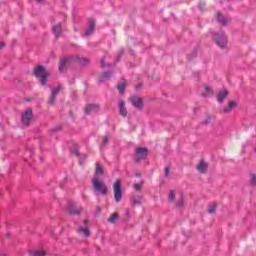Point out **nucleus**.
I'll use <instances>...</instances> for the list:
<instances>
[{
	"mask_svg": "<svg viewBox=\"0 0 256 256\" xmlns=\"http://www.w3.org/2000/svg\"><path fill=\"white\" fill-rule=\"evenodd\" d=\"M68 213L70 215H79V213H81V209L75 208L71 205V203H68Z\"/></svg>",
	"mask_w": 256,
	"mask_h": 256,
	"instance_id": "4468645a",
	"label": "nucleus"
},
{
	"mask_svg": "<svg viewBox=\"0 0 256 256\" xmlns=\"http://www.w3.org/2000/svg\"><path fill=\"white\" fill-rule=\"evenodd\" d=\"M227 95H229V92L227 90L220 91L217 96L218 103H223V101H225V99L227 98Z\"/></svg>",
	"mask_w": 256,
	"mask_h": 256,
	"instance_id": "f8f14e48",
	"label": "nucleus"
},
{
	"mask_svg": "<svg viewBox=\"0 0 256 256\" xmlns=\"http://www.w3.org/2000/svg\"><path fill=\"white\" fill-rule=\"evenodd\" d=\"M170 169L171 168H169V166H166L165 168H164V175H169V171H170Z\"/></svg>",
	"mask_w": 256,
	"mask_h": 256,
	"instance_id": "7c9ffc66",
	"label": "nucleus"
},
{
	"mask_svg": "<svg viewBox=\"0 0 256 256\" xmlns=\"http://www.w3.org/2000/svg\"><path fill=\"white\" fill-rule=\"evenodd\" d=\"M97 111H99V104H89V105L86 107L84 113H85L86 115H91V113H95V112H97Z\"/></svg>",
	"mask_w": 256,
	"mask_h": 256,
	"instance_id": "1a4fd4ad",
	"label": "nucleus"
},
{
	"mask_svg": "<svg viewBox=\"0 0 256 256\" xmlns=\"http://www.w3.org/2000/svg\"><path fill=\"white\" fill-rule=\"evenodd\" d=\"M101 67L105 68V67H111V64H107V62H105V58L102 59L101 61Z\"/></svg>",
	"mask_w": 256,
	"mask_h": 256,
	"instance_id": "cd10ccee",
	"label": "nucleus"
},
{
	"mask_svg": "<svg viewBox=\"0 0 256 256\" xmlns=\"http://www.w3.org/2000/svg\"><path fill=\"white\" fill-rule=\"evenodd\" d=\"M93 31H95V21L93 19L89 20V27L85 30V35H92Z\"/></svg>",
	"mask_w": 256,
	"mask_h": 256,
	"instance_id": "9b49d317",
	"label": "nucleus"
},
{
	"mask_svg": "<svg viewBox=\"0 0 256 256\" xmlns=\"http://www.w3.org/2000/svg\"><path fill=\"white\" fill-rule=\"evenodd\" d=\"M202 95L204 97H211V95H213V92L211 91V87L204 86V91L202 92Z\"/></svg>",
	"mask_w": 256,
	"mask_h": 256,
	"instance_id": "412c9836",
	"label": "nucleus"
},
{
	"mask_svg": "<svg viewBox=\"0 0 256 256\" xmlns=\"http://www.w3.org/2000/svg\"><path fill=\"white\" fill-rule=\"evenodd\" d=\"M251 183H252V185H256V175L255 174L251 175Z\"/></svg>",
	"mask_w": 256,
	"mask_h": 256,
	"instance_id": "c85d7f7f",
	"label": "nucleus"
},
{
	"mask_svg": "<svg viewBox=\"0 0 256 256\" xmlns=\"http://www.w3.org/2000/svg\"><path fill=\"white\" fill-rule=\"evenodd\" d=\"M133 205H139V203H137V202H134V203H133Z\"/></svg>",
	"mask_w": 256,
	"mask_h": 256,
	"instance_id": "e433bc0d",
	"label": "nucleus"
},
{
	"mask_svg": "<svg viewBox=\"0 0 256 256\" xmlns=\"http://www.w3.org/2000/svg\"><path fill=\"white\" fill-rule=\"evenodd\" d=\"M130 101L133 105V107H136L137 109H143V99L137 96H132L130 98Z\"/></svg>",
	"mask_w": 256,
	"mask_h": 256,
	"instance_id": "6e6552de",
	"label": "nucleus"
},
{
	"mask_svg": "<svg viewBox=\"0 0 256 256\" xmlns=\"http://www.w3.org/2000/svg\"><path fill=\"white\" fill-rule=\"evenodd\" d=\"M197 169H198L199 173H207V163H205V161L201 160L197 166Z\"/></svg>",
	"mask_w": 256,
	"mask_h": 256,
	"instance_id": "2eb2a0df",
	"label": "nucleus"
},
{
	"mask_svg": "<svg viewBox=\"0 0 256 256\" xmlns=\"http://www.w3.org/2000/svg\"><path fill=\"white\" fill-rule=\"evenodd\" d=\"M75 61H77L81 65L87 63V59H79V57L73 58L72 56H67L61 59L60 65H59V71H63L67 63H73Z\"/></svg>",
	"mask_w": 256,
	"mask_h": 256,
	"instance_id": "20e7f679",
	"label": "nucleus"
},
{
	"mask_svg": "<svg viewBox=\"0 0 256 256\" xmlns=\"http://www.w3.org/2000/svg\"><path fill=\"white\" fill-rule=\"evenodd\" d=\"M213 39L220 49H225V46L227 45V36H225L224 32H214Z\"/></svg>",
	"mask_w": 256,
	"mask_h": 256,
	"instance_id": "f257e3e1",
	"label": "nucleus"
},
{
	"mask_svg": "<svg viewBox=\"0 0 256 256\" xmlns=\"http://www.w3.org/2000/svg\"><path fill=\"white\" fill-rule=\"evenodd\" d=\"M180 197H181V201L178 203V206L182 207L183 206V193L180 194Z\"/></svg>",
	"mask_w": 256,
	"mask_h": 256,
	"instance_id": "473e14b6",
	"label": "nucleus"
},
{
	"mask_svg": "<svg viewBox=\"0 0 256 256\" xmlns=\"http://www.w3.org/2000/svg\"><path fill=\"white\" fill-rule=\"evenodd\" d=\"M108 144H109V138L107 136H105L103 138L102 144L100 145V151H103V148L105 147V145H108Z\"/></svg>",
	"mask_w": 256,
	"mask_h": 256,
	"instance_id": "393cba45",
	"label": "nucleus"
},
{
	"mask_svg": "<svg viewBox=\"0 0 256 256\" xmlns=\"http://www.w3.org/2000/svg\"><path fill=\"white\" fill-rule=\"evenodd\" d=\"M78 233H83L85 237H91V231H89V228L79 227Z\"/></svg>",
	"mask_w": 256,
	"mask_h": 256,
	"instance_id": "aec40b11",
	"label": "nucleus"
},
{
	"mask_svg": "<svg viewBox=\"0 0 256 256\" xmlns=\"http://www.w3.org/2000/svg\"><path fill=\"white\" fill-rule=\"evenodd\" d=\"M111 72H103L100 76V83H103V81H109V79H111Z\"/></svg>",
	"mask_w": 256,
	"mask_h": 256,
	"instance_id": "a211bd4d",
	"label": "nucleus"
},
{
	"mask_svg": "<svg viewBox=\"0 0 256 256\" xmlns=\"http://www.w3.org/2000/svg\"><path fill=\"white\" fill-rule=\"evenodd\" d=\"M114 199L116 203H119L121 201V198L123 197V192H121V180H116L114 183Z\"/></svg>",
	"mask_w": 256,
	"mask_h": 256,
	"instance_id": "39448f33",
	"label": "nucleus"
},
{
	"mask_svg": "<svg viewBox=\"0 0 256 256\" xmlns=\"http://www.w3.org/2000/svg\"><path fill=\"white\" fill-rule=\"evenodd\" d=\"M233 107H237V103L235 101H230L228 106L223 109V113H231V109H233Z\"/></svg>",
	"mask_w": 256,
	"mask_h": 256,
	"instance_id": "f3484780",
	"label": "nucleus"
},
{
	"mask_svg": "<svg viewBox=\"0 0 256 256\" xmlns=\"http://www.w3.org/2000/svg\"><path fill=\"white\" fill-rule=\"evenodd\" d=\"M125 87H127V83L125 82L118 84V91L120 95H123V93H125Z\"/></svg>",
	"mask_w": 256,
	"mask_h": 256,
	"instance_id": "5701e85b",
	"label": "nucleus"
},
{
	"mask_svg": "<svg viewBox=\"0 0 256 256\" xmlns=\"http://www.w3.org/2000/svg\"><path fill=\"white\" fill-rule=\"evenodd\" d=\"M168 199L169 201H173L175 199V191H170Z\"/></svg>",
	"mask_w": 256,
	"mask_h": 256,
	"instance_id": "bb28decb",
	"label": "nucleus"
},
{
	"mask_svg": "<svg viewBox=\"0 0 256 256\" xmlns=\"http://www.w3.org/2000/svg\"><path fill=\"white\" fill-rule=\"evenodd\" d=\"M208 213L210 215H213V213H215V205L214 206H211L209 209H208Z\"/></svg>",
	"mask_w": 256,
	"mask_h": 256,
	"instance_id": "c756f323",
	"label": "nucleus"
},
{
	"mask_svg": "<svg viewBox=\"0 0 256 256\" xmlns=\"http://www.w3.org/2000/svg\"><path fill=\"white\" fill-rule=\"evenodd\" d=\"M52 31L57 38L61 37V24H57L56 26H53Z\"/></svg>",
	"mask_w": 256,
	"mask_h": 256,
	"instance_id": "6ab92c4d",
	"label": "nucleus"
},
{
	"mask_svg": "<svg viewBox=\"0 0 256 256\" xmlns=\"http://www.w3.org/2000/svg\"><path fill=\"white\" fill-rule=\"evenodd\" d=\"M95 195H107V186L100 182L97 178L92 179Z\"/></svg>",
	"mask_w": 256,
	"mask_h": 256,
	"instance_id": "7ed1b4c3",
	"label": "nucleus"
},
{
	"mask_svg": "<svg viewBox=\"0 0 256 256\" xmlns=\"http://www.w3.org/2000/svg\"><path fill=\"white\" fill-rule=\"evenodd\" d=\"M117 219H119V215H117L116 213L112 214L110 216V218L108 219V223H115L117 221Z\"/></svg>",
	"mask_w": 256,
	"mask_h": 256,
	"instance_id": "b1692460",
	"label": "nucleus"
},
{
	"mask_svg": "<svg viewBox=\"0 0 256 256\" xmlns=\"http://www.w3.org/2000/svg\"><path fill=\"white\" fill-rule=\"evenodd\" d=\"M33 115V110L31 108H28L23 114H22V123L24 125H29L31 123V117Z\"/></svg>",
	"mask_w": 256,
	"mask_h": 256,
	"instance_id": "423d86ee",
	"label": "nucleus"
},
{
	"mask_svg": "<svg viewBox=\"0 0 256 256\" xmlns=\"http://www.w3.org/2000/svg\"><path fill=\"white\" fill-rule=\"evenodd\" d=\"M147 157V148H136V161H141Z\"/></svg>",
	"mask_w": 256,
	"mask_h": 256,
	"instance_id": "0eeeda50",
	"label": "nucleus"
},
{
	"mask_svg": "<svg viewBox=\"0 0 256 256\" xmlns=\"http://www.w3.org/2000/svg\"><path fill=\"white\" fill-rule=\"evenodd\" d=\"M30 254L32 256H45L46 252L45 250H34V251H31Z\"/></svg>",
	"mask_w": 256,
	"mask_h": 256,
	"instance_id": "4be33fe9",
	"label": "nucleus"
},
{
	"mask_svg": "<svg viewBox=\"0 0 256 256\" xmlns=\"http://www.w3.org/2000/svg\"><path fill=\"white\" fill-rule=\"evenodd\" d=\"M74 153V155H77V152H73Z\"/></svg>",
	"mask_w": 256,
	"mask_h": 256,
	"instance_id": "58836bf2",
	"label": "nucleus"
},
{
	"mask_svg": "<svg viewBox=\"0 0 256 256\" xmlns=\"http://www.w3.org/2000/svg\"><path fill=\"white\" fill-rule=\"evenodd\" d=\"M134 189H135L136 191H140V189H141V184H134Z\"/></svg>",
	"mask_w": 256,
	"mask_h": 256,
	"instance_id": "2f4dec72",
	"label": "nucleus"
},
{
	"mask_svg": "<svg viewBox=\"0 0 256 256\" xmlns=\"http://www.w3.org/2000/svg\"><path fill=\"white\" fill-rule=\"evenodd\" d=\"M3 47H5V43L0 42V49H3Z\"/></svg>",
	"mask_w": 256,
	"mask_h": 256,
	"instance_id": "72a5a7b5",
	"label": "nucleus"
},
{
	"mask_svg": "<svg viewBox=\"0 0 256 256\" xmlns=\"http://www.w3.org/2000/svg\"><path fill=\"white\" fill-rule=\"evenodd\" d=\"M89 223V220H84V225H87Z\"/></svg>",
	"mask_w": 256,
	"mask_h": 256,
	"instance_id": "f704fd0d",
	"label": "nucleus"
},
{
	"mask_svg": "<svg viewBox=\"0 0 256 256\" xmlns=\"http://www.w3.org/2000/svg\"><path fill=\"white\" fill-rule=\"evenodd\" d=\"M37 2H38V3H41V2H43V0H37Z\"/></svg>",
	"mask_w": 256,
	"mask_h": 256,
	"instance_id": "c9c22d12",
	"label": "nucleus"
},
{
	"mask_svg": "<svg viewBox=\"0 0 256 256\" xmlns=\"http://www.w3.org/2000/svg\"><path fill=\"white\" fill-rule=\"evenodd\" d=\"M217 21L220 25H227L229 23V18L224 17L221 13L217 14Z\"/></svg>",
	"mask_w": 256,
	"mask_h": 256,
	"instance_id": "dca6fc26",
	"label": "nucleus"
},
{
	"mask_svg": "<svg viewBox=\"0 0 256 256\" xmlns=\"http://www.w3.org/2000/svg\"><path fill=\"white\" fill-rule=\"evenodd\" d=\"M96 175H103V168L99 166V164L96 165Z\"/></svg>",
	"mask_w": 256,
	"mask_h": 256,
	"instance_id": "a878e982",
	"label": "nucleus"
},
{
	"mask_svg": "<svg viewBox=\"0 0 256 256\" xmlns=\"http://www.w3.org/2000/svg\"><path fill=\"white\" fill-rule=\"evenodd\" d=\"M34 75L37 77L40 81L41 85H47V71H45V67L43 66H37L34 69Z\"/></svg>",
	"mask_w": 256,
	"mask_h": 256,
	"instance_id": "f03ea898",
	"label": "nucleus"
},
{
	"mask_svg": "<svg viewBox=\"0 0 256 256\" xmlns=\"http://www.w3.org/2000/svg\"><path fill=\"white\" fill-rule=\"evenodd\" d=\"M59 91H61L60 86L54 87L52 89V94H51V97L48 101L49 105H53V101H55V97H57V95H59Z\"/></svg>",
	"mask_w": 256,
	"mask_h": 256,
	"instance_id": "9d476101",
	"label": "nucleus"
},
{
	"mask_svg": "<svg viewBox=\"0 0 256 256\" xmlns=\"http://www.w3.org/2000/svg\"><path fill=\"white\" fill-rule=\"evenodd\" d=\"M119 112L122 117H127V108H125V102L123 100L119 101Z\"/></svg>",
	"mask_w": 256,
	"mask_h": 256,
	"instance_id": "ddd939ff",
	"label": "nucleus"
},
{
	"mask_svg": "<svg viewBox=\"0 0 256 256\" xmlns=\"http://www.w3.org/2000/svg\"><path fill=\"white\" fill-rule=\"evenodd\" d=\"M139 87H141V84L139 86H137L136 89H139Z\"/></svg>",
	"mask_w": 256,
	"mask_h": 256,
	"instance_id": "4c0bfd02",
	"label": "nucleus"
}]
</instances>
